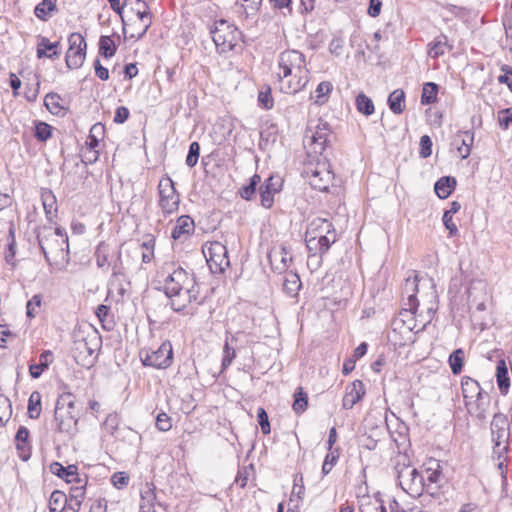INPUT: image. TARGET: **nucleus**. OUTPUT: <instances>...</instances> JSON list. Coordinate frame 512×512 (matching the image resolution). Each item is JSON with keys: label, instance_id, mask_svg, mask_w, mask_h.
<instances>
[{"label": "nucleus", "instance_id": "obj_1", "mask_svg": "<svg viewBox=\"0 0 512 512\" xmlns=\"http://www.w3.org/2000/svg\"><path fill=\"white\" fill-rule=\"evenodd\" d=\"M164 292L175 312L183 311L192 302H202L199 300L200 289L194 274H189L181 266L174 269L165 279Z\"/></svg>", "mask_w": 512, "mask_h": 512}, {"label": "nucleus", "instance_id": "obj_2", "mask_svg": "<svg viewBox=\"0 0 512 512\" xmlns=\"http://www.w3.org/2000/svg\"><path fill=\"white\" fill-rule=\"evenodd\" d=\"M278 66L281 72L278 73V79L294 76L295 82L287 84L283 88L285 94H296L303 90L309 79L306 60L303 53L298 50L288 49L279 54Z\"/></svg>", "mask_w": 512, "mask_h": 512}, {"label": "nucleus", "instance_id": "obj_3", "mask_svg": "<svg viewBox=\"0 0 512 512\" xmlns=\"http://www.w3.org/2000/svg\"><path fill=\"white\" fill-rule=\"evenodd\" d=\"M37 241L48 264L69 262L68 235L64 229L43 227L37 234Z\"/></svg>", "mask_w": 512, "mask_h": 512}, {"label": "nucleus", "instance_id": "obj_4", "mask_svg": "<svg viewBox=\"0 0 512 512\" xmlns=\"http://www.w3.org/2000/svg\"><path fill=\"white\" fill-rule=\"evenodd\" d=\"M55 430L74 435L77 432L78 417L75 414V401L71 393H62L57 398L54 409Z\"/></svg>", "mask_w": 512, "mask_h": 512}, {"label": "nucleus", "instance_id": "obj_5", "mask_svg": "<svg viewBox=\"0 0 512 512\" xmlns=\"http://www.w3.org/2000/svg\"><path fill=\"white\" fill-rule=\"evenodd\" d=\"M400 487L411 496H420L425 491V478L410 465L406 455L399 456L394 466Z\"/></svg>", "mask_w": 512, "mask_h": 512}, {"label": "nucleus", "instance_id": "obj_6", "mask_svg": "<svg viewBox=\"0 0 512 512\" xmlns=\"http://www.w3.org/2000/svg\"><path fill=\"white\" fill-rule=\"evenodd\" d=\"M213 42L219 53H226L242 40V32L232 23L225 19L215 21L210 29Z\"/></svg>", "mask_w": 512, "mask_h": 512}, {"label": "nucleus", "instance_id": "obj_7", "mask_svg": "<svg viewBox=\"0 0 512 512\" xmlns=\"http://www.w3.org/2000/svg\"><path fill=\"white\" fill-rule=\"evenodd\" d=\"M493 446V455L501 459L508 450V440L510 437L509 421L506 415L496 413L490 424Z\"/></svg>", "mask_w": 512, "mask_h": 512}, {"label": "nucleus", "instance_id": "obj_8", "mask_svg": "<svg viewBox=\"0 0 512 512\" xmlns=\"http://www.w3.org/2000/svg\"><path fill=\"white\" fill-rule=\"evenodd\" d=\"M203 254L211 273H223L230 265L228 251L224 244L219 241L210 242L203 248Z\"/></svg>", "mask_w": 512, "mask_h": 512}, {"label": "nucleus", "instance_id": "obj_9", "mask_svg": "<svg viewBox=\"0 0 512 512\" xmlns=\"http://www.w3.org/2000/svg\"><path fill=\"white\" fill-rule=\"evenodd\" d=\"M140 355L144 366L166 369L173 361L172 344L164 341L156 350L141 351Z\"/></svg>", "mask_w": 512, "mask_h": 512}, {"label": "nucleus", "instance_id": "obj_10", "mask_svg": "<svg viewBox=\"0 0 512 512\" xmlns=\"http://www.w3.org/2000/svg\"><path fill=\"white\" fill-rule=\"evenodd\" d=\"M159 206L164 214H172L179 208L180 196L170 177H164L158 184Z\"/></svg>", "mask_w": 512, "mask_h": 512}, {"label": "nucleus", "instance_id": "obj_11", "mask_svg": "<svg viewBox=\"0 0 512 512\" xmlns=\"http://www.w3.org/2000/svg\"><path fill=\"white\" fill-rule=\"evenodd\" d=\"M69 48L66 53L65 62L69 69L80 68L86 58L87 44L85 38L77 32H73L68 37Z\"/></svg>", "mask_w": 512, "mask_h": 512}, {"label": "nucleus", "instance_id": "obj_12", "mask_svg": "<svg viewBox=\"0 0 512 512\" xmlns=\"http://www.w3.org/2000/svg\"><path fill=\"white\" fill-rule=\"evenodd\" d=\"M101 345V337L96 331L88 333L87 336L77 339L74 342V350L77 353L76 358L85 360L91 357Z\"/></svg>", "mask_w": 512, "mask_h": 512}, {"label": "nucleus", "instance_id": "obj_13", "mask_svg": "<svg viewBox=\"0 0 512 512\" xmlns=\"http://www.w3.org/2000/svg\"><path fill=\"white\" fill-rule=\"evenodd\" d=\"M337 241V233L336 230L333 232H329V234L321 235L316 240L309 239L306 240V247L309 251L308 257L311 259L313 257L319 256L320 258L328 252L331 245Z\"/></svg>", "mask_w": 512, "mask_h": 512}, {"label": "nucleus", "instance_id": "obj_14", "mask_svg": "<svg viewBox=\"0 0 512 512\" xmlns=\"http://www.w3.org/2000/svg\"><path fill=\"white\" fill-rule=\"evenodd\" d=\"M282 183L281 177L271 175L260 186L261 205L264 208L269 209L273 206L274 196L281 191Z\"/></svg>", "mask_w": 512, "mask_h": 512}, {"label": "nucleus", "instance_id": "obj_15", "mask_svg": "<svg viewBox=\"0 0 512 512\" xmlns=\"http://www.w3.org/2000/svg\"><path fill=\"white\" fill-rule=\"evenodd\" d=\"M307 174L311 187L321 192L328 191V188L334 179L333 173L326 169L319 170L318 168H315L310 172L307 171Z\"/></svg>", "mask_w": 512, "mask_h": 512}, {"label": "nucleus", "instance_id": "obj_16", "mask_svg": "<svg viewBox=\"0 0 512 512\" xmlns=\"http://www.w3.org/2000/svg\"><path fill=\"white\" fill-rule=\"evenodd\" d=\"M333 230H335V227L329 220L320 217L314 218L307 226L305 241L309 239L316 240L321 235L329 234Z\"/></svg>", "mask_w": 512, "mask_h": 512}, {"label": "nucleus", "instance_id": "obj_17", "mask_svg": "<svg viewBox=\"0 0 512 512\" xmlns=\"http://www.w3.org/2000/svg\"><path fill=\"white\" fill-rule=\"evenodd\" d=\"M365 395V387L361 380H355L346 387L345 395L342 400L344 409H352Z\"/></svg>", "mask_w": 512, "mask_h": 512}, {"label": "nucleus", "instance_id": "obj_18", "mask_svg": "<svg viewBox=\"0 0 512 512\" xmlns=\"http://www.w3.org/2000/svg\"><path fill=\"white\" fill-rule=\"evenodd\" d=\"M114 249H119L116 246H112L105 241H101L95 251V258L97 267L107 271L112 265V261L115 259Z\"/></svg>", "mask_w": 512, "mask_h": 512}, {"label": "nucleus", "instance_id": "obj_19", "mask_svg": "<svg viewBox=\"0 0 512 512\" xmlns=\"http://www.w3.org/2000/svg\"><path fill=\"white\" fill-rule=\"evenodd\" d=\"M330 137V126L327 122L319 121L315 127V131L311 135V142L315 153H320L325 150Z\"/></svg>", "mask_w": 512, "mask_h": 512}, {"label": "nucleus", "instance_id": "obj_20", "mask_svg": "<svg viewBox=\"0 0 512 512\" xmlns=\"http://www.w3.org/2000/svg\"><path fill=\"white\" fill-rule=\"evenodd\" d=\"M271 268L274 272H285L292 262V255L285 247L273 250L268 255Z\"/></svg>", "mask_w": 512, "mask_h": 512}, {"label": "nucleus", "instance_id": "obj_21", "mask_svg": "<svg viewBox=\"0 0 512 512\" xmlns=\"http://www.w3.org/2000/svg\"><path fill=\"white\" fill-rule=\"evenodd\" d=\"M124 5H131L132 9L136 10L138 18L144 22L142 31L136 37V40H139L146 34L151 25L149 7L146 2L142 0H124Z\"/></svg>", "mask_w": 512, "mask_h": 512}, {"label": "nucleus", "instance_id": "obj_22", "mask_svg": "<svg viewBox=\"0 0 512 512\" xmlns=\"http://www.w3.org/2000/svg\"><path fill=\"white\" fill-rule=\"evenodd\" d=\"M50 469L53 474L59 478L64 479L67 483L80 484L83 482V479L78 473V468L76 465H68L67 467H64L59 462H53L50 466Z\"/></svg>", "mask_w": 512, "mask_h": 512}, {"label": "nucleus", "instance_id": "obj_23", "mask_svg": "<svg viewBox=\"0 0 512 512\" xmlns=\"http://www.w3.org/2000/svg\"><path fill=\"white\" fill-rule=\"evenodd\" d=\"M461 389L466 407L472 405V400L485 392L479 382L469 376L462 377Z\"/></svg>", "mask_w": 512, "mask_h": 512}, {"label": "nucleus", "instance_id": "obj_24", "mask_svg": "<svg viewBox=\"0 0 512 512\" xmlns=\"http://www.w3.org/2000/svg\"><path fill=\"white\" fill-rule=\"evenodd\" d=\"M358 505L360 512H386L380 493L359 496Z\"/></svg>", "mask_w": 512, "mask_h": 512}, {"label": "nucleus", "instance_id": "obj_25", "mask_svg": "<svg viewBox=\"0 0 512 512\" xmlns=\"http://www.w3.org/2000/svg\"><path fill=\"white\" fill-rule=\"evenodd\" d=\"M195 229L194 220L188 215L180 216L172 229L171 237L174 240L186 239Z\"/></svg>", "mask_w": 512, "mask_h": 512}, {"label": "nucleus", "instance_id": "obj_26", "mask_svg": "<svg viewBox=\"0 0 512 512\" xmlns=\"http://www.w3.org/2000/svg\"><path fill=\"white\" fill-rule=\"evenodd\" d=\"M474 142V133L470 130L459 131L453 140V145L456 146L462 159L469 157L471 153V147Z\"/></svg>", "mask_w": 512, "mask_h": 512}, {"label": "nucleus", "instance_id": "obj_27", "mask_svg": "<svg viewBox=\"0 0 512 512\" xmlns=\"http://www.w3.org/2000/svg\"><path fill=\"white\" fill-rule=\"evenodd\" d=\"M495 376L500 393L502 395H506L510 389V378L508 366L504 359H500L497 361Z\"/></svg>", "mask_w": 512, "mask_h": 512}, {"label": "nucleus", "instance_id": "obj_28", "mask_svg": "<svg viewBox=\"0 0 512 512\" xmlns=\"http://www.w3.org/2000/svg\"><path fill=\"white\" fill-rule=\"evenodd\" d=\"M490 401L491 398L489 393L484 392L472 400L473 410H470V413L479 420H485L490 406Z\"/></svg>", "mask_w": 512, "mask_h": 512}, {"label": "nucleus", "instance_id": "obj_29", "mask_svg": "<svg viewBox=\"0 0 512 512\" xmlns=\"http://www.w3.org/2000/svg\"><path fill=\"white\" fill-rule=\"evenodd\" d=\"M302 286L299 275L296 272H287L283 280V292L291 298L298 295V292Z\"/></svg>", "mask_w": 512, "mask_h": 512}, {"label": "nucleus", "instance_id": "obj_30", "mask_svg": "<svg viewBox=\"0 0 512 512\" xmlns=\"http://www.w3.org/2000/svg\"><path fill=\"white\" fill-rule=\"evenodd\" d=\"M451 48L452 46L449 45L447 36L444 34H440L439 36L435 37L432 42L428 44V55L431 58L436 59L444 55L446 49Z\"/></svg>", "mask_w": 512, "mask_h": 512}, {"label": "nucleus", "instance_id": "obj_31", "mask_svg": "<svg viewBox=\"0 0 512 512\" xmlns=\"http://www.w3.org/2000/svg\"><path fill=\"white\" fill-rule=\"evenodd\" d=\"M53 360V354L49 350H44L40 356L38 363L31 364L29 366L30 376L34 379L39 378L45 369L49 367Z\"/></svg>", "mask_w": 512, "mask_h": 512}, {"label": "nucleus", "instance_id": "obj_32", "mask_svg": "<svg viewBox=\"0 0 512 512\" xmlns=\"http://www.w3.org/2000/svg\"><path fill=\"white\" fill-rule=\"evenodd\" d=\"M456 187V179L451 176L441 177L434 185L436 195L440 199L448 198Z\"/></svg>", "mask_w": 512, "mask_h": 512}, {"label": "nucleus", "instance_id": "obj_33", "mask_svg": "<svg viewBox=\"0 0 512 512\" xmlns=\"http://www.w3.org/2000/svg\"><path fill=\"white\" fill-rule=\"evenodd\" d=\"M404 290L408 294V305L409 310L415 314L417 312L419 302L416 297L418 292V277L415 276L413 279H406Z\"/></svg>", "mask_w": 512, "mask_h": 512}, {"label": "nucleus", "instance_id": "obj_34", "mask_svg": "<svg viewBox=\"0 0 512 512\" xmlns=\"http://www.w3.org/2000/svg\"><path fill=\"white\" fill-rule=\"evenodd\" d=\"M41 199L44 207L46 217L51 221L52 217L57 212V200L55 195L50 189H42Z\"/></svg>", "mask_w": 512, "mask_h": 512}, {"label": "nucleus", "instance_id": "obj_35", "mask_svg": "<svg viewBox=\"0 0 512 512\" xmlns=\"http://www.w3.org/2000/svg\"><path fill=\"white\" fill-rule=\"evenodd\" d=\"M388 106L394 114H401L405 109V92L396 89L388 96Z\"/></svg>", "mask_w": 512, "mask_h": 512}, {"label": "nucleus", "instance_id": "obj_36", "mask_svg": "<svg viewBox=\"0 0 512 512\" xmlns=\"http://www.w3.org/2000/svg\"><path fill=\"white\" fill-rule=\"evenodd\" d=\"M57 11V0H42L34 9L35 16L42 21H47L52 12Z\"/></svg>", "mask_w": 512, "mask_h": 512}, {"label": "nucleus", "instance_id": "obj_37", "mask_svg": "<svg viewBox=\"0 0 512 512\" xmlns=\"http://www.w3.org/2000/svg\"><path fill=\"white\" fill-rule=\"evenodd\" d=\"M105 127L101 123L92 125L86 140V145L91 149L98 147L100 140L104 137Z\"/></svg>", "mask_w": 512, "mask_h": 512}, {"label": "nucleus", "instance_id": "obj_38", "mask_svg": "<svg viewBox=\"0 0 512 512\" xmlns=\"http://www.w3.org/2000/svg\"><path fill=\"white\" fill-rule=\"evenodd\" d=\"M261 182V177L258 174H254L247 185H243L239 189V195L244 200L250 201L255 197L257 186Z\"/></svg>", "mask_w": 512, "mask_h": 512}, {"label": "nucleus", "instance_id": "obj_39", "mask_svg": "<svg viewBox=\"0 0 512 512\" xmlns=\"http://www.w3.org/2000/svg\"><path fill=\"white\" fill-rule=\"evenodd\" d=\"M98 45L99 54L107 59L112 58L117 51V45L110 36L102 35Z\"/></svg>", "mask_w": 512, "mask_h": 512}, {"label": "nucleus", "instance_id": "obj_40", "mask_svg": "<svg viewBox=\"0 0 512 512\" xmlns=\"http://www.w3.org/2000/svg\"><path fill=\"white\" fill-rule=\"evenodd\" d=\"M16 240H15V230L14 228L9 229L8 238H7V247L5 250V261L7 264L12 267L16 266Z\"/></svg>", "mask_w": 512, "mask_h": 512}, {"label": "nucleus", "instance_id": "obj_41", "mask_svg": "<svg viewBox=\"0 0 512 512\" xmlns=\"http://www.w3.org/2000/svg\"><path fill=\"white\" fill-rule=\"evenodd\" d=\"M333 85L329 81H322L318 84L314 92V99L317 105H323L328 101L329 95L332 92Z\"/></svg>", "mask_w": 512, "mask_h": 512}, {"label": "nucleus", "instance_id": "obj_42", "mask_svg": "<svg viewBox=\"0 0 512 512\" xmlns=\"http://www.w3.org/2000/svg\"><path fill=\"white\" fill-rule=\"evenodd\" d=\"M438 85L434 82H427L423 85L421 104L429 105L437 100Z\"/></svg>", "mask_w": 512, "mask_h": 512}, {"label": "nucleus", "instance_id": "obj_43", "mask_svg": "<svg viewBox=\"0 0 512 512\" xmlns=\"http://www.w3.org/2000/svg\"><path fill=\"white\" fill-rule=\"evenodd\" d=\"M294 401L292 408L295 413L301 414L304 411H306L308 407V396L307 393L304 392L302 387H297V389L294 392Z\"/></svg>", "mask_w": 512, "mask_h": 512}, {"label": "nucleus", "instance_id": "obj_44", "mask_svg": "<svg viewBox=\"0 0 512 512\" xmlns=\"http://www.w3.org/2000/svg\"><path fill=\"white\" fill-rule=\"evenodd\" d=\"M62 100L61 96L55 92L48 93L44 98V105L48 109V111L54 115H59L61 111L64 109L60 104Z\"/></svg>", "mask_w": 512, "mask_h": 512}, {"label": "nucleus", "instance_id": "obj_45", "mask_svg": "<svg viewBox=\"0 0 512 512\" xmlns=\"http://www.w3.org/2000/svg\"><path fill=\"white\" fill-rule=\"evenodd\" d=\"M357 110L365 116H370L374 113L373 101L364 93H359L355 100Z\"/></svg>", "mask_w": 512, "mask_h": 512}, {"label": "nucleus", "instance_id": "obj_46", "mask_svg": "<svg viewBox=\"0 0 512 512\" xmlns=\"http://www.w3.org/2000/svg\"><path fill=\"white\" fill-rule=\"evenodd\" d=\"M28 437H29V430L24 426H20L16 433L15 440L17 442V449L22 451V453L20 454V457L24 461L28 460L30 457V454H25V448L28 446V443H27Z\"/></svg>", "mask_w": 512, "mask_h": 512}, {"label": "nucleus", "instance_id": "obj_47", "mask_svg": "<svg viewBox=\"0 0 512 512\" xmlns=\"http://www.w3.org/2000/svg\"><path fill=\"white\" fill-rule=\"evenodd\" d=\"M448 363H449L452 373L454 375H458L462 371V368H463L464 351L461 348L454 350L449 355Z\"/></svg>", "mask_w": 512, "mask_h": 512}, {"label": "nucleus", "instance_id": "obj_48", "mask_svg": "<svg viewBox=\"0 0 512 512\" xmlns=\"http://www.w3.org/2000/svg\"><path fill=\"white\" fill-rule=\"evenodd\" d=\"M41 414V394L38 391L31 393L28 400V415L31 419H38Z\"/></svg>", "mask_w": 512, "mask_h": 512}, {"label": "nucleus", "instance_id": "obj_49", "mask_svg": "<svg viewBox=\"0 0 512 512\" xmlns=\"http://www.w3.org/2000/svg\"><path fill=\"white\" fill-rule=\"evenodd\" d=\"M258 103L265 110H270L274 106V99L271 93V87L265 85L258 93Z\"/></svg>", "mask_w": 512, "mask_h": 512}, {"label": "nucleus", "instance_id": "obj_50", "mask_svg": "<svg viewBox=\"0 0 512 512\" xmlns=\"http://www.w3.org/2000/svg\"><path fill=\"white\" fill-rule=\"evenodd\" d=\"M34 136L41 142L48 140L52 136V126L46 122L37 121L35 123Z\"/></svg>", "mask_w": 512, "mask_h": 512}, {"label": "nucleus", "instance_id": "obj_51", "mask_svg": "<svg viewBox=\"0 0 512 512\" xmlns=\"http://www.w3.org/2000/svg\"><path fill=\"white\" fill-rule=\"evenodd\" d=\"M246 4H242L241 8L245 18L254 17L260 10L263 0H242Z\"/></svg>", "mask_w": 512, "mask_h": 512}, {"label": "nucleus", "instance_id": "obj_52", "mask_svg": "<svg viewBox=\"0 0 512 512\" xmlns=\"http://www.w3.org/2000/svg\"><path fill=\"white\" fill-rule=\"evenodd\" d=\"M39 38L41 40V46H43L49 53L48 59L55 60L59 58L60 51L58 50V47L60 46V42H50L49 39L44 36H39Z\"/></svg>", "mask_w": 512, "mask_h": 512}, {"label": "nucleus", "instance_id": "obj_53", "mask_svg": "<svg viewBox=\"0 0 512 512\" xmlns=\"http://www.w3.org/2000/svg\"><path fill=\"white\" fill-rule=\"evenodd\" d=\"M12 414L11 402L8 398L0 396V427L3 426Z\"/></svg>", "mask_w": 512, "mask_h": 512}, {"label": "nucleus", "instance_id": "obj_54", "mask_svg": "<svg viewBox=\"0 0 512 512\" xmlns=\"http://www.w3.org/2000/svg\"><path fill=\"white\" fill-rule=\"evenodd\" d=\"M236 357V352L233 347L229 345L228 337H226L225 344L223 347V358H222V370L227 369Z\"/></svg>", "mask_w": 512, "mask_h": 512}, {"label": "nucleus", "instance_id": "obj_55", "mask_svg": "<svg viewBox=\"0 0 512 512\" xmlns=\"http://www.w3.org/2000/svg\"><path fill=\"white\" fill-rule=\"evenodd\" d=\"M200 155V145L198 142L194 141L189 145V151L186 156L185 163L188 167H194L199 159Z\"/></svg>", "mask_w": 512, "mask_h": 512}, {"label": "nucleus", "instance_id": "obj_56", "mask_svg": "<svg viewBox=\"0 0 512 512\" xmlns=\"http://www.w3.org/2000/svg\"><path fill=\"white\" fill-rule=\"evenodd\" d=\"M339 458L338 449H335L334 451H329V453L326 455L323 465H322V474L327 475L332 470L333 466L337 463Z\"/></svg>", "mask_w": 512, "mask_h": 512}, {"label": "nucleus", "instance_id": "obj_57", "mask_svg": "<svg viewBox=\"0 0 512 512\" xmlns=\"http://www.w3.org/2000/svg\"><path fill=\"white\" fill-rule=\"evenodd\" d=\"M86 480L80 483V486H72L69 491L68 499L82 503L85 498Z\"/></svg>", "mask_w": 512, "mask_h": 512}, {"label": "nucleus", "instance_id": "obj_58", "mask_svg": "<svg viewBox=\"0 0 512 512\" xmlns=\"http://www.w3.org/2000/svg\"><path fill=\"white\" fill-rule=\"evenodd\" d=\"M119 423H120L119 415L117 413H111L106 417L105 422H104V427H105L106 431L110 435L113 436V435H115L116 431L118 430Z\"/></svg>", "mask_w": 512, "mask_h": 512}, {"label": "nucleus", "instance_id": "obj_59", "mask_svg": "<svg viewBox=\"0 0 512 512\" xmlns=\"http://www.w3.org/2000/svg\"><path fill=\"white\" fill-rule=\"evenodd\" d=\"M68 501V497L65 493L59 490H55L51 493L49 498V506L63 508L66 502Z\"/></svg>", "mask_w": 512, "mask_h": 512}, {"label": "nucleus", "instance_id": "obj_60", "mask_svg": "<svg viewBox=\"0 0 512 512\" xmlns=\"http://www.w3.org/2000/svg\"><path fill=\"white\" fill-rule=\"evenodd\" d=\"M497 119L499 126L503 130H507L509 125L512 124V108H505L498 111Z\"/></svg>", "mask_w": 512, "mask_h": 512}, {"label": "nucleus", "instance_id": "obj_61", "mask_svg": "<svg viewBox=\"0 0 512 512\" xmlns=\"http://www.w3.org/2000/svg\"><path fill=\"white\" fill-rule=\"evenodd\" d=\"M432 140L430 138V136L428 135H423L421 136L420 138V142H419V146H420V150H419V155L421 158H428L429 156H431L432 154Z\"/></svg>", "mask_w": 512, "mask_h": 512}, {"label": "nucleus", "instance_id": "obj_62", "mask_svg": "<svg viewBox=\"0 0 512 512\" xmlns=\"http://www.w3.org/2000/svg\"><path fill=\"white\" fill-rule=\"evenodd\" d=\"M426 473L427 476L425 478V490L429 492L431 495H434V492L430 491L431 485L437 484L439 482L441 472L438 469H428Z\"/></svg>", "mask_w": 512, "mask_h": 512}, {"label": "nucleus", "instance_id": "obj_63", "mask_svg": "<svg viewBox=\"0 0 512 512\" xmlns=\"http://www.w3.org/2000/svg\"><path fill=\"white\" fill-rule=\"evenodd\" d=\"M257 418H258V423L261 427V431L264 435H267L271 432V427H270V422H269V418H268V414L267 412L265 411L264 408L260 407L258 408L257 410Z\"/></svg>", "mask_w": 512, "mask_h": 512}, {"label": "nucleus", "instance_id": "obj_64", "mask_svg": "<svg viewBox=\"0 0 512 512\" xmlns=\"http://www.w3.org/2000/svg\"><path fill=\"white\" fill-rule=\"evenodd\" d=\"M156 427L162 432L169 431L172 428L171 418L165 412H160L156 417Z\"/></svg>", "mask_w": 512, "mask_h": 512}]
</instances>
